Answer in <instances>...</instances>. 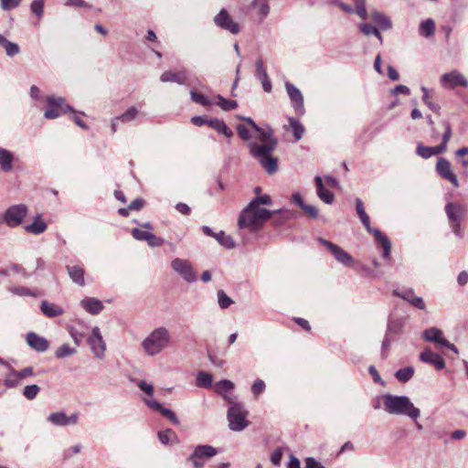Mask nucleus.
<instances>
[{
    "label": "nucleus",
    "mask_w": 468,
    "mask_h": 468,
    "mask_svg": "<svg viewBox=\"0 0 468 468\" xmlns=\"http://www.w3.org/2000/svg\"><path fill=\"white\" fill-rule=\"evenodd\" d=\"M3 48H5L8 57H14L20 52L19 46L16 43L11 42L9 40L5 43V45L3 46Z\"/></svg>",
    "instance_id": "nucleus-56"
},
{
    "label": "nucleus",
    "mask_w": 468,
    "mask_h": 468,
    "mask_svg": "<svg viewBox=\"0 0 468 468\" xmlns=\"http://www.w3.org/2000/svg\"><path fill=\"white\" fill-rule=\"evenodd\" d=\"M423 338L427 342L438 344L442 346V343L446 341L443 337V333L437 327H431L423 332Z\"/></svg>",
    "instance_id": "nucleus-33"
},
{
    "label": "nucleus",
    "mask_w": 468,
    "mask_h": 468,
    "mask_svg": "<svg viewBox=\"0 0 468 468\" xmlns=\"http://www.w3.org/2000/svg\"><path fill=\"white\" fill-rule=\"evenodd\" d=\"M237 132L241 140H243V141L250 140L251 134L250 133L248 128L244 124H238Z\"/></svg>",
    "instance_id": "nucleus-64"
},
{
    "label": "nucleus",
    "mask_w": 468,
    "mask_h": 468,
    "mask_svg": "<svg viewBox=\"0 0 468 468\" xmlns=\"http://www.w3.org/2000/svg\"><path fill=\"white\" fill-rule=\"evenodd\" d=\"M435 24L431 18L422 21L419 27V34L424 37H430L434 35Z\"/></svg>",
    "instance_id": "nucleus-40"
},
{
    "label": "nucleus",
    "mask_w": 468,
    "mask_h": 468,
    "mask_svg": "<svg viewBox=\"0 0 468 468\" xmlns=\"http://www.w3.org/2000/svg\"><path fill=\"white\" fill-rule=\"evenodd\" d=\"M369 233H372L376 239L378 241V243L383 248V253L382 257L384 259H388L390 257L391 252V242L388 239L387 236H385L378 229H373L371 227V231H368Z\"/></svg>",
    "instance_id": "nucleus-29"
},
{
    "label": "nucleus",
    "mask_w": 468,
    "mask_h": 468,
    "mask_svg": "<svg viewBox=\"0 0 468 468\" xmlns=\"http://www.w3.org/2000/svg\"><path fill=\"white\" fill-rule=\"evenodd\" d=\"M40 311L48 318L58 317L64 314V309L60 305L49 303L47 300L41 302Z\"/></svg>",
    "instance_id": "nucleus-24"
},
{
    "label": "nucleus",
    "mask_w": 468,
    "mask_h": 468,
    "mask_svg": "<svg viewBox=\"0 0 468 468\" xmlns=\"http://www.w3.org/2000/svg\"><path fill=\"white\" fill-rule=\"evenodd\" d=\"M317 241L334 256L337 262L344 266H351L353 264V257L338 245L321 237L317 238Z\"/></svg>",
    "instance_id": "nucleus-10"
},
{
    "label": "nucleus",
    "mask_w": 468,
    "mask_h": 468,
    "mask_svg": "<svg viewBox=\"0 0 468 468\" xmlns=\"http://www.w3.org/2000/svg\"><path fill=\"white\" fill-rule=\"evenodd\" d=\"M145 404L151 408L152 410H154L156 411H159L164 417L168 419L173 424L179 425V420L176 417V413L172 411L170 409L164 408L161 403L154 399H144Z\"/></svg>",
    "instance_id": "nucleus-20"
},
{
    "label": "nucleus",
    "mask_w": 468,
    "mask_h": 468,
    "mask_svg": "<svg viewBox=\"0 0 468 468\" xmlns=\"http://www.w3.org/2000/svg\"><path fill=\"white\" fill-rule=\"evenodd\" d=\"M190 97L195 103L202 105L204 107H209L215 104L213 99L209 98L208 96L201 92H198L196 89L190 90Z\"/></svg>",
    "instance_id": "nucleus-38"
},
{
    "label": "nucleus",
    "mask_w": 468,
    "mask_h": 468,
    "mask_svg": "<svg viewBox=\"0 0 468 468\" xmlns=\"http://www.w3.org/2000/svg\"><path fill=\"white\" fill-rule=\"evenodd\" d=\"M258 133V139L261 142V144H269L272 141H277V139L273 136V131L271 127L267 126L266 128L260 127Z\"/></svg>",
    "instance_id": "nucleus-44"
},
{
    "label": "nucleus",
    "mask_w": 468,
    "mask_h": 468,
    "mask_svg": "<svg viewBox=\"0 0 468 468\" xmlns=\"http://www.w3.org/2000/svg\"><path fill=\"white\" fill-rule=\"evenodd\" d=\"M213 377L205 371H199L197 375L196 384L199 388H209L212 387Z\"/></svg>",
    "instance_id": "nucleus-42"
},
{
    "label": "nucleus",
    "mask_w": 468,
    "mask_h": 468,
    "mask_svg": "<svg viewBox=\"0 0 468 468\" xmlns=\"http://www.w3.org/2000/svg\"><path fill=\"white\" fill-rule=\"evenodd\" d=\"M23 0H0L1 8L4 11H9L16 8Z\"/></svg>",
    "instance_id": "nucleus-59"
},
{
    "label": "nucleus",
    "mask_w": 468,
    "mask_h": 468,
    "mask_svg": "<svg viewBox=\"0 0 468 468\" xmlns=\"http://www.w3.org/2000/svg\"><path fill=\"white\" fill-rule=\"evenodd\" d=\"M80 305L87 313L93 315L99 314L104 308L102 302L94 297H85L81 300Z\"/></svg>",
    "instance_id": "nucleus-23"
},
{
    "label": "nucleus",
    "mask_w": 468,
    "mask_h": 468,
    "mask_svg": "<svg viewBox=\"0 0 468 468\" xmlns=\"http://www.w3.org/2000/svg\"><path fill=\"white\" fill-rule=\"evenodd\" d=\"M66 269H67L69 278L71 279V281L74 283H76L80 286L85 285V278H84L85 271L82 267H80L79 265H74V266H67Z\"/></svg>",
    "instance_id": "nucleus-32"
},
{
    "label": "nucleus",
    "mask_w": 468,
    "mask_h": 468,
    "mask_svg": "<svg viewBox=\"0 0 468 468\" xmlns=\"http://www.w3.org/2000/svg\"><path fill=\"white\" fill-rule=\"evenodd\" d=\"M314 183H315L316 194H317L318 197L322 201H324L325 204H328V205L332 204L334 202L335 196L332 192H330L329 190H327L324 187L323 179L320 176H316L314 177Z\"/></svg>",
    "instance_id": "nucleus-25"
},
{
    "label": "nucleus",
    "mask_w": 468,
    "mask_h": 468,
    "mask_svg": "<svg viewBox=\"0 0 468 468\" xmlns=\"http://www.w3.org/2000/svg\"><path fill=\"white\" fill-rule=\"evenodd\" d=\"M285 88L295 112L298 115L304 114L303 96L301 90L290 82L285 83Z\"/></svg>",
    "instance_id": "nucleus-17"
},
{
    "label": "nucleus",
    "mask_w": 468,
    "mask_h": 468,
    "mask_svg": "<svg viewBox=\"0 0 468 468\" xmlns=\"http://www.w3.org/2000/svg\"><path fill=\"white\" fill-rule=\"evenodd\" d=\"M215 239L221 246L228 250L233 249L235 247V242L233 239L229 235H227L222 230L217 234V237Z\"/></svg>",
    "instance_id": "nucleus-46"
},
{
    "label": "nucleus",
    "mask_w": 468,
    "mask_h": 468,
    "mask_svg": "<svg viewBox=\"0 0 468 468\" xmlns=\"http://www.w3.org/2000/svg\"><path fill=\"white\" fill-rule=\"evenodd\" d=\"M356 210L367 230L371 231L370 219L368 215L366 213L364 204L360 198L356 199Z\"/></svg>",
    "instance_id": "nucleus-39"
},
{
    "label": "nucleus",
    "mask_w": 468,
    "mask_h": 468,
    "mask_svg": "<svg viewBox=\"0 0 468 468\" xmlns=\"http://www.w3.org/2000/svg\"><path fill=\"white\" fill-rule=\"evenodd\" d=\"M443 126L444 133L442 134V142L438 145V147H443V152H445L447 150V144L452 137V128L448 122H444Z\"/></svg>",
    "instance_id": "nucleus-55"
},
{
    "label": "nucleus",
    "mask_w": 468,
    "mask_h": 468,
    "mask_svg": "<svg viewBox=\"0 0 468 468\" xmlns=\"http://www.w3.org/2000/svg\"><path fill=\"white\" fill-rule=\"evenodd\" d=\"M414 374V369L413 367H404V368H400L399 369L396 373H395V376L396 378L401 381V382H407L408 380H410L412 376Z\"/></svg>",
    "instance_id": "nucleus-50"
},
{
    "label": "nucleus",
    "mask_w": 468,
    "mask_h": 468,
    "mask_svg": "<svg viewBox=\"0 0 468 468\" xmlns=\"http://www.w3.org/2000/svg\"><path fill=\"white\" fill-rule=\"evenodd\" d=\"M162 82H175L179 85H186L187 82V76L185 71H172L166 70L160 76Z\"/></svg>",
    "instance_id": "nucleus-22"
},
{
    "label": "nucleus",
    "mask_w": 468,
    "mask_h": 468,
    "mask_svg": "<svg viewBox=\"0 0 468 468\" xmlns=\"http://www.w3.org/2000/svg\"><path fill=\"white\" fill-rule=\"evenodd\" d=\"M9 291L16 294V295H18V296H32V297H37V294L35 293L34 292H32L31 290H29L28 288L27 287H24V286H15V287H11L9 289Z\"/></svg>",
    "instance_id": "nucleus-54"
},
{
    "label": "nucleus",
    "mask_w": 468,
    "mask_h": 468,
    "mask_svg": "<svg viewBox=\"0 0 468 468\" xmlns=\"http://www.w3.org/2000/svg\"><path fill=\"white\" fill-rule=\"evenodd\" d=\"M148 245L152 248L160 247L164 244L165 240L162 238L156 237L154 233H150L148 235V239L146 240Z\"/></svg>",
    "instance_id": "nucleus-63"
},
{
    "label": "nucleus",
    "mask_w": 468,
    "mask_h": 468,
    "mask_svg": "<svg viewBox=\"0 0 468 468\" xmlns=\"http://www.w3.org/2000/svg\"><path fill=\"white\" fill-rule=\"evenodd\" d=\"M420 361L431 364L438 370L444 368V359L438 354L432 353L429 348H425L420 355Z\"/></svg>",
    "instance_id": "nucleus-21"
},
{
    "label": "nucleus",
    "mask_w": 468,
    "mask_h": 468,
    "mask_svg": "<svg viewBox=\"0 0 468 468\" xmlns=\"http://www.w3.org/2000/svg\"><path fill=\"white\" fill-rule=\"evenodd\" d=\"M157 436L160 442L166 445L169 443L171 436L176 437V434L172 430L167 429L164 431H159Z\"/></svg>",
    "instance_id": "nucleus-60"
},
{
    "label": "nucleus",
    "mask_w": 468,
    "mask_h": 468,
    "mask_svg": "<svg viewBox=\"0 0 468 468\" xmlns=\"http://www.w3.org/2000/svg\"><path fill=\"white\" fill-rule=\"evenodd\" d=\"M28 214V207L25 204H16L8 207L0 214V221L7 227L14 229L20 226Z\"/></svg>",
    "instance_id": "nucleus-7"
},
{
    "label": "nucleus",
    "mask_w": 468,
    "mask_h": 468,
    "mask_svg": "<svg viewBox=\"0 0 468 468\" xmlns=\"http://www.w3.org/2000/svg\"><path fill=\"white\" fill-rule=\"evenodd\" d=\"M46 101L48 104L44 112L46 119H57L68 112H73V108L66 102L63 97L50 95L47 97Z\"/></svg>",
    "instance_id": "nucleus-8"
},
{
    "label": "nucleus",
    "mask_w": 468,
    "mask_h": 468,
    "mask_svg": "<svg viewBox=\"0 0 468 468\" xmlns=\"http://www.w3.org/2000/svg\"><path fill=\"white\" fill-rule=\"evenodd\" d=\"M44 0H34L30 4L31 12L37 17H41L44 14Z\"/></svg>",
    "instance_id": "nucleus-53"
},
{
    "label": "nucleus",
    "mask_w": 468,
    "mask_h": 468,
    "mask_svg": "<svg viewBox=\"0 0 468 468\" xmlns=\"http://www.w3.org/2000/svg\"><path fill=\"white\" fill-rule=\"evenodd\" d=\"M441 84L446 89H454L457 86L467 87L468 80L458 70H452L441 76Z\"/></svg>",
    "instance_id": "nucleus-16"
},
{
    "label": "nucleus",
    "mask_w": 468,
    "mask_h": 468,
    "mask_svg": "<svg viewBox=\"0 0 468 468\" xmlns=\"http://www.w3.org/2000/svg\"><path fill=\"white\" fill-rule=\"evenodd\" d=\"M87 343L95 358L103 359L105 357L107 346L98 326L92 327Z\"/></svg>",
    "instance_id": "nucleus-9"
},
{
    "label": "nucleus",
    "mask_w": 468,
    "mask_h": 468,
    "mask_svg": "<svg viewBox=\"0 0 468 468\" xmlns=\"http://www.w3.org/2000/svg\"><path fill=\"white\" fill-rule=\"evenodd\" d=\"M215 392L226 397V394L234 389V383L229 379H222L217 382L214 386Z\"/></svg>",
    "instance_id": "nucleus-41"
},
{
    "label": "nucleus",
    "mask_w": 468,
    "mask_h": 468,
    "mask_svg": "<svg viewBox=\"0 0 468 468\" xmlns=\"http://www.w3.org/2000/svg\"><path fill=\"white\" fill-rule=\"evenodd\" d=\"M416 153L418 155L424 159H428L433 155L440 154L443 153V147H438L437 146H423V145H418L416 149Z\"/></svg>",
    "instance_id": "nucleus-37"
},
{
    "label": "nucleus",
    "mask_w": 468,
    "mask_h": 468,
    "mask_svg": "<svg viewBox=\"0 0 468 468\" xmlns=\"http://www.w3.org/2000/svg\"><path fill=\"white\" fill-rule=\"evenodd\" d=\"M289 123H290L291 128L293 131V135H294L295 141L297 142V141L301 140L305 132V129L303 126V124L298 120H296L292 117L289 118Z\"/></svg>",
    "instance_id": "nucleus-45"
},
{
    "label": "nucleus",
    "mask_w": 468,
    "mask_h": 468,
    "mask_svg": "<svg viewBox=\"0 0 468 468\" xmlns=\"http://www.w3.org/2000/svg\"><path fill=\"white\" fill-rule=\"evenodd\" d=\"M436 172L443 179L449 181L455 187L459 186V180L452 168L449 160L443 157H439L436 164Z\"/></svg>",
    "instance_id": "nucleus-15"
},
{
    "label": "nucleus",
    "mask_w": 468,
    "mask_h": 468,
    "mask_svg": "<svg viewBox=\"0 0 468 468\" xmlns=\"http://www.w3.org/2000/svg\"><path fill=\"white\" fill-rule=\"evenodd\" d=\"M403 326L402 319L390 318L388 322L387 334H399Z\"/></svg>",
    "instance_id": "nucleus-51"
},
{
    "label": "nucleus",
    "mask_w": 468,
    "mask_h": 468,
    "mask_svg": "<svg viewBox=\"0 0 468 468\" xmlns=\"http://www.w3.org/2000/svg\"><path fill=\"white\" fill-rule=\"evenodd\" d=\"M369 233H372L376 239L378 241V243L383 248V253L382 257L384 259H388L390 257L391 252V242L388 239L387 236H385L378 229H373L371 227V231H368Z\"/></svg>",
    "instance_id": "nucleus-28"
},
{
    "label": "nucleus",
    "mask_w": 468,
    "mask_h": 468,
    "mask_svg": "<svg viewBox=\"0 0 468 468\" xmlns=\"http://www.w3.org/2000/svg\"><path fill=\"white\" fill-rule=\"evenodd\" d=\"M77 353V348L70 346L69 344H63L55 351V356L58 359H63L71 356Z\"/></svg>",
    "instance_id": "nucleus-43"
},
{
    "label": "nucleus",
    "mask_w": 468,
    "mask_h": 468,
    "mask_svg": "<svg viewBox=\"0 0 468 468\" xmlns=\"http://www.w3.org/2000/svg\"><path fill=\"white\" fill-rule=\"evenodd\" d=\"M393 295L398 296L408 302L411 306L419 310H426V303L422 297L417 296L411 288L395 289Z\"/></svg>",
    "instance_id": "nucleus-14"
},
{
    "label": "nucleus",
    "mask_w": 468,
    "mask_h": 468,
    "mask_svg": "<svg viewBox=\"0 0 468 468\" xmlns=\"http://www.w3.org/2000/svg\"><path fill=\"white\" fill-rule=\"evenodd\" d=\"M26 340L27 345L37 352H46L49 347V342L48 339L34 332L27 333Z\"/></svg>",
    "instance_id": "nucleus-19"
},
{
    "label": "nucleus",
    "mask_w": 468,
    "mask_h": 468,
    "mask_svg": "<svg viewBox=\"0 0 468 468\" xmlns=\"http://www.w3.org/2000/svg\"><path fill=\"white\" fill-rule=\"evenodd\" d=\"M359 30L365 35V36H370L375 34L376 30L378 29L377 27L368 24V23H361L358 26Z\"/></svg>",
    "instance_id": "nucleus-62"
},
{
    "label": "nucleus",
    "mask_w": 468,
    "mask_h": 468,
    "mask_svg": "<svg viewBox=\"0 0 468 468\" xmlns=\"http://www.w3.org/2000/svg\"><path fill=\"white\" fill-rule=\"evenodd\" d=\"M247 415L248 412L244 410L242 404L229 400L228 420L230 430L240 431L246 429L249 425V421L246 420Z\"/></svg>",
    "instance_id": "nucleus-6"
},
{
    "label": "nucleus",
    "mask_w": 468,
    "mask_h": 468,
    "mask_svg": "<svg viewBox=\"0 0 468 468\" xmlns=\"http://www.w3.org/2000/svg\"><path fill=\"white\" fill-rule=\"evenodd\" d=\"M272 213V211L266 208L255 207L253 203H249L240 212L238 226L239 229H246L250 232H256L271 217Z\"/></svg>",
    "instance_id": "nucleus-4"
},
{
    "label": "nucleus",
    "mask_w": 468,
    "mask_h": 468,
    "mask_svg": "<svg viewBox=\"0 0 468 468\" xmlns=\"http://www.w3.org/2000/svg\"><path fill=\"white\" fill-rule=\"evenodd\" d=\"M371 19L379 27L381 30H388L392 27L391 20L389 17H388L385 14L378 12V11H373L370 14Z\"/></svg>",
    "instance_id": "nucleus-36"
},
{
    "label": "nucleus",
    "mask_w": 468,
    "mask_h": 468,
    "mask_svg": "<svg viewBox=\"0 0 468 468\" xmlns=\"http://www.w3.org/2000/svg\"><path fill=\"white\" fill-rule=\"evenodd\" d=\"M172 345V335L165 326H158L152 330L141 342L144 353L154 357L160 355Z\"/></svg>",
    "instance_id": "nucleus-2"
},
{
    "label": "nucleus",
    "mask_w": 468,
    "mask_h": 468,
    "mask_svg": "<svg viewBox=\"0 0 468 468\" xmlns=\"http://www.w3.org/2000/svg\"><path fill=\"white\" fill-rule=\"evenodd\" d=\"M151 231L144 230L139 228H134L132 230V236L137 239L142 241H146L148 239V235H150Z\"/></svg>",
    "instance_id": "nucleus-58"
},
{
    "label": "nucleus",
    "mask_w": 468,
    "mask_h": 468,
    "mask_svg": "<svg viewBox=\"0 0 468 468\" xmlns=\"http://www.w3.org/2000/svg\"><path fill=\"white\" fill-rule=\"evenodd\" d=\"M250 7L255 10L256 16L260 22H262L270 14L268 0H252Z\"/></svg>",
    "instance_id": "nucleus-27"
},
{
    "label": "nucleus",
    "mask_w": 468,
    "mask_h": 468,
    "mask_svg": "<svg viewBox=\"0 0 468 468\" xmlns=\"http://www.w3.org/2000/svg\"><path fill=\"white\" fill-rule=\"evenodd\" d=\"M218 303L221 309L229 308L232 303V299L227 295V293L223 290H219L217 293Z\"/></svg>",
    "instance_id": "nucleus-52"
},
{
    "label": "nucleus",
    "mask_w": 468,
    "mask_h": 468,
    "mask_svg": "<svg viewBox=\"0 0 468 468\" xmlns=\"http://www.w3.org/2000/svg\"><path fill=\"white\" fill-rule=\"evenodd\" d=\"M381 399L383 410L389 415L406 416L413 420L420 416V409L407 396L386 393L381 396Z\"/></svg>",
    "instance_id": "nucleus-1"
},
{
    "label": "nucleus",
    "mask_w": 468,
    "mask_h": 468,
    "mask_svg": "<svg viewBox=\"0 0 468 468\" xmlns=\"http://www.w3.org/2000/svg\"><path fill=\"white\" fill-rule=\"evenodd\" d=\"M171 268L187 282L197 280L194 269L187 260L176 258L171 261Z\"/></svg>",
    "instance_id": "nucleus-11"
},
{
    "label": "nucleus",
    "mask_w": 468,
    "mask_h": 468,
    "mask_svg": "<svg viewBox=\"0 0 468 468\" xmlns=\"http://www.w3.org/2000/svg\"><path fill=\"white\" fill-rule=\"evenodd\" d=\"M277 144L278 141H272L269 144H258L254 142L248 144L250 155L259 162L261 166L269 175H273L278 171V158L272 154Z\"/></svg>",
    "instance_id": "nucleus-3"
},
{
    "label": "nucleus",
    "mask_w": 468,
    "mask_h": 468,
    "mask_svg": "<svg viewBox=\"0 0 468 468\" xmlns=\"http://www.w3.org/2000/svg\"><path fill=\"white\" fill-rule=\"evenodd\" d=\"M14 154L5 148L0 147V168L5 173L13 170Z\"/></svg>",
    "instance_id": "nucleus-31"
},
{
    "label": "nucleus",
    "mask_w": 468,
    "mask_h": 468,
    "mask_svg": "<svg viewBox=\"0 0 468 468\" xmlns=\"http://www.w3.org/2000/svg\"><path fill=\"white\" fill-rule=\"evenodd\" d=\"M6 367L8 368V372L5 376L4 386L8 389L15 388L21 384L22 379L20 378L17 370H16L10 365Z\"/></svg>",
    "instance_id": "nucleus-34"
},
{
    "label": "nucleus",
    "mask_w": 468,
    "mask_h": 468,
    "mask_svg": "<svg viewBox=\"0 0 468 468\" xmlns=\"http://www.w3.org/2000/svg\"><path fill=\"white\" fill-rule=\"evenodd\" d=\"M218 451L210 445H198L195 448L190 456V460L196 468H201L204 465L205 460L215 456Z\"/></svg>",
    "instance_id": "nucleus-13"
},
{
    "label": "nucleus",
    "mask_w": 468,
    "mask_h": 468,
    "mask_svg": "<svg viewBox=\"0 0 468 468\" xmlns=\"http://www.w3.org/2000/svg\"><path fill=\"white\" fill-rule=\"evenodd\" d=\"M138 114V110L134 106H131L122 114L117 116V119H120L121 122L126 123L133 121Z\"/></svg>",
    "instance_id": "nucleus-47"
},
{
    "label": "nucleus",
    "mask_w": 468,
    "mask_h": 468,
    "mask_svg": "<svg viewBox=\"0 0 468 468\" xmlns=\"http://www.w3.org/2000/svg\"><path fill=\"white\" fill-rule=\"evenodd\" d=\"M48 420L58 427L73 426L79 422V413L68 416L64 411H56L48 415Z\"/></svg>",
    "instance_id": "nucleus-18"
},
{
    "label": "nucleus",
    "mask_w": 468,
    "mask_h": 468,
    "mask_svg": "<svg viewBox=\"0 0 468 468\" xmlns=\"http://www.w3.org/2000/svg\"><path fill=\"white\" fill-rule=\"evenodd\" d=\"M47 229L48 225L43 220L42 216L39 214L34 218L33 222L31 224L25 226V230L27 233H31L34 235H40L44 233L47 230Z\"/></svg>",
    "instance_id": "nucleus-30"
},
{
    "label": "nucleus",
    "mask_w": 468,
    "mask_h": 468,
    "mask_svg": "<svg viewBox=\"0 0 468 468\" xmlns=\"http://www.w3.org/2000/svg\"><path fill=\"white\" fill-rule=\"evenodd\" d=\"M255 76L261 80L264 91L270 92L271 90V83L266 69L263 67V61L259 58L256 61Z\"/></svg>",
    "instance_id": "nucleus-26"
},
{
    "label": "nucleus",
    "mask_w": 468,
    "mask_h": 468,
    "mask_svg": "<svg viewBox=\"0 0 468 468\" xmlns=\"http://www.w3.org/2000/svg\"><path fill=\"white\" fill-rule=\"evenodd\" d=\"M266 385L263 380L258 378L254 381L251 386V392L258 398L260 394H261L265 390Z\"/></svg>",
    "instance_id": "nucleus-57"
},
{
    "label": "nucleus",
    "mask_w": 468,
    "mask_h": 468,
    "mask_svg": "<svg viewBox=\"0 0 468 468\" xmlns=\"http://www.w3.org/2000/svg\"><path fill=\"white\" fill-rule=\"evenodd\" d=\"M216 98L218 100L215 104L218 105L224 111H230L238 107V103L233 100H227L221 95H217Z\"/></svg>",
    "instance_id": "nucleus-48"
},
{
    "label": "nucleus",
    "mask_w": 468,
    "mask_h": 468,
    "mask_svg": "<svg viewBox=\"0 0 468 468\" xmlns=\"http://www.w3.org/2000/svg\"><path fill=\"white\" fill-rule=\"evenodd\" d=\"M466 207L459 202H449L445 206V213L449 220L450 227L454 235L458 238H463V234L461 231V222L465 218Z\"/></svg>",
    "instance_id": "nucleus-5"
},
{
    "label": "nucleus",
    "mask_w": 468,
    "mask_h": 468,
    "mask_svg": "<svg viewBox=\"0 0 468 468\" xmlns=\"http://www.w3.org/2000/svg\"><path fill=\"white\" fill-rule=\"evenodd\" d=\"M64 5L68 7L90 8L91 5L84 0H67Z\"/></svg>",
    "instance_id": "nucleus-61"
},
{
    "label": "nucleus",
    "mask_w": 468,
    "mask_h": 468,
    "mask_svg": "<svg viewBox=\"0 0 468 468\" xmlns=\"http://www.w3.org/2000/svg\"><path fill=\"white\" fill-rule=\"evenodd\" d=\"M40 391V387L36 385V384H33V385H27L23 389V396L28 399V400H33L37 398V396L38 395Z\"/></svg>",
    "instance_id": "nucleus-49"
},
{
    "label": "nucleus",
    "mask_w": 468,
    "mask_h": 468,
    "mask_svg": "<svg viewBox=\"0 0 468 468\" xmlns=\"http://www.w3.org/2000/svg\"><path fill=\"white\" fill-rule=\"evenodd\" d=\"M208 126L228 138H231L233 136V132L228 127L223 120L218 118L209 119Z\"/></svg>",
    "instance_id": "nucleus-35"
},
{
    "label": "nucleus",
    "mask_w": 468,
    "mask_h": 468,
    "mask_svg": "<svg viewBox=\"0 0 468 468\" xmlns=\"http://www.w3.org/2000/svg\"><path fill=\"white\" fill-rule=\"evenodd\" d=\"M213 20L217 27L227 30L233 35L239 34L240 32L239 25L233 20L226 9H221L219 13L214 16Z\"/></svg>",
    "instance_id": "nucleus-12"
}]
</instances>
